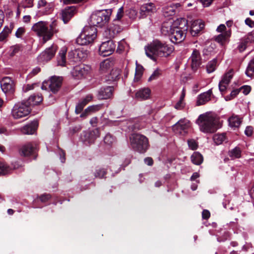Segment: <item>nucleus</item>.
<instances>
[{"label":"nucleus","mask_w":254,"mask_h":254,"mask_svg":"<svg viewBox=\"0 0 254 254\" xmlns=\"http://www.w3.org/2000/svg\"><path fill=\"white\" fill-rule=\"evenodd\" d=\"M115 47L116 45L113 40L103 42L99 47V54L103 57L109 56L113 53Z\"/></svg>","instance_id":"nucleus-10"},{"label":"nucleus","mask_w":254,"mask_h":254,"mask_svg":"<svg viewBox=\"0 0 254 254\" xmlns=\"http://www.w3.org/2000/svg\"><path fill=\"white\" fill-rule=\"evenodd\" d=\"M35 84H27L23 87V90L25 92H27L29 90H32L34 89Z\"/></svg>","instance_id":"nucleus-63"},{"label":"nucleus","mask_w":254,"mask_h":254,"mask_svg":"<svg viewBox=\"0 0 254 254\" xmlns=\"http://www.w3.org/2000/svg\"><path fill=\"white\" fill-rule=\"evenodd\" d=\"M143 71V67L140 64L136 63V69L134 80L136 81H138L141 77Z\"/></svg>","instance_id":"nucleus-38"},{"label":"nucleus","mask_w":254,"mask_h":254,"mask_svg":"<svg viewBox=\"0 0 254 254\" xmlns=\"http://www.w3.org/2000/svg\"><path fill=\"white\" fill-rule=\"evenodd\" d=\"M243 39L246 40L247 43L254 42V33H249L247 36L244 37Z\"/></svg>","instance_id":"nucleus-51"},{"label":"nucleus","mask_w":254,"mask_h":254,"mask_svg":"<svg viewBox=\"0 0 254 254\" xmlns=\"http://www.w3.org/2000/svg\"><path fill=\"white\" fill-rule=\"evenodd\" d=\"M42 100V96L39 94H37L31 96L26 102L30 107V106H35L39 104Z\"/></svg>","instance_id":"nucleus-32"},{"label":"nucleus","mask_w":254,"mask_h":254,"mask_svg":"<svg viewBox=\"0 0 254 254\" xmlns=\"http://www.w3.org/2000/svg\"><path fill=\"white\" fill-rule=\"evenodd\" d=\"M146 56L156 61L157 58H167L174 51L173 45L158 39H155L144 48Z\"/></svg>","instance_id":"nucleus-1"},{"label":"nucleus","mask_w":254,"mask_h":254,"mask_svg":"<svg viewBox=\"0 0 254 254\" xmlns=\"http://www.w3.org/2000/svg\"><path fill=\"white\" fill-rule=\"evenodd\" d=\"M102 106L101 105H92L88 107L85 110L84 113L81 114L80 117H83L85 114H88L90 113L95 112L99 111L101 108Z\"/></svg>","instance_id":"nucleus-37"},{"label":"nucleus","mask_w":254,"mask_h":254,"mask_svg":"<svg viewBox=\"0 0 254 254\" xmlns=\"http://www.w3.org/2000/svg\"><path fill=\"white\" fill-rule=\"evenodd\" d=\"M226 26L224 24H220L216 29V31L219 33H224L227 31Z\"/></svg>","instance_id":"nucleus-60"},{"label":"nucleus","mask_w":254,"mask_h":254,"mask_svg":"<svg viewBox=\"0 0 254 254\" xmlns=\"http://www.w3.org/2000/svg\"><path fill=\"white\" fill-rule=\"evenodd\" d=\"M20 47L18 46L11 47L9 52L10 56H14L16 54L18 53Z\"/></svg>","instance_id":"nucleus-49"},{"label":"nucleus","mask_w":254,"mask_h":254,"mask_svg":"<svg viewBox=\"0 0 254 254\" xmlns=\"http://www.w3.org/2000/svg\"><path fill=\"white\" fill-rule=\"evenodd\" d=\"M228 122L231 127H238L242 123V118L237 115H233L229 118Z\"/></svg>","instance_id":"nucleus-31"},{"label":"nucleus","mask_w":254,"mask_h":254,"mask_svg":"<svg viewBox=\"0 0 254 254\" xmlns=\"http://www.w3.org/2000/svg\"><path fill=\"white\" fill-rule=\"evenodd\" d=\"M225 134L217 133L213 135V140L216 145H220L225 140Z\"/></svg>","instance_id":"nucleus-36"},{"label":"nucleus","mask_w":254,"mask_h":254,"mask_svg":"<svg viewBox=\"0 0 254 254\" xmlns=\"http://www.w3.org/2000/svg\"><path fill=\"white\" fill-rule=\"evenodd\" d=\"M190 158L192 163L196 165H200L203 161V156L198 152H193Z\"/></svg>","instance_id":"nucleus-33"},{"label":"nucleus","mask_w":254,"mask_h":254,"mask_svg":"<svg viewBox=\"0 0 254 254\" xmlns=\"http://www.w3.org/2000/svg\"><path fill=\"white\" fill-rule=\"evenodd\" d=\"M241 89L243 90V93L245 95H248L251 90V87L248 85H245L241 88Z\"/></svg>","instance_id":"nucleus-57"},{"label":"nucleus","mask_w":254,"mask_h":254,"mask_svg":"<svg viewBox=\"0 0 254 254\" xmlns=\"http://www.w3.org/2000/svg\"><path fill=\"white\" fill-rule=\"evenodd\" d=\"M231 30L230 29H229L228 30L225 31L224 33H222L218 36H217L215 38V40L218 43L223 44L225 42H226L228 38L231 36Z\"/></svg>","instance_id":"nucleus-30"},{"label":"nucleus","mask_w":254,"mask_h":254,"mask_svg":"<svg viewBox=\"0 0 254 254\" xmlns=\"http://www.w3.org/2000/svg\"><path fill=\"white\" fill-rule=\"evenodd\" d=\"M30 112V107L26 102H18L13 106L11 115L14 119H19L28 116Z\"/></svg>","instance_id":"nucleus-7"},{"label":"nucleus","mask_w":254,"mask_h":254,"mask_svg":"<svg viewBox=\"0 0 254 254\" xmlns=\"http://www.w3.org/2000/svg\"><path fill=\"white\" fill-rule=\"evenodd\" d=\"M124 14V7H123V6H121L118 10L116 18L114 19V22H120V20L123 17Z\"/></svg>","instance_id":"nucleus-43"},{"label":"nucleus","mask_w":254,"mask_h":254,"mask_svg":"<svg viewBox=\"0 0 254 254\" xmlns=\"http://www.w3.org/2000/svg\"><path fill=\"white\" fill-rule=\"evenodd\" d=\"M242 150L239 147H236L230 150L228 153L229 157L232 159L240 158L241 157Z\"/></svg>","instance_id":"nucleus-34"},{"label":"nucleus","mask_w":254,"mask_h":254,"mask_svg":"<svg viewBox=\"0 0 254 254\" xmlns=\"http://www.w3.org/2000/svg\"><path fill=\"white\" fill-rule=\"evenodd\" d=\"M114 64L113 61L110 59H107L100 64L99 71L101 73L108 72Z\"/></svg>","instance_id":"nucleus-24"},{"label":"nucleus","mask_w":254,"mask_h":254,"mask_svg":"<svg viewBox=\"0 0 254 254\" xmlns=\"http://www.w3.org/2000/svg\"><path fill=\"white\" fill-rule=\"evenodd\" d=\"M112 9H103L95 11L90 19V27H102L108 22L112 13Z\"/></svg>","instance_id":"nucleus-3"},{"label":"nucleus","mask_w":254,"mask_h":254,"mask_svg":"<svg viewBox=\"0 0 254 254\" xmlns=\"http://www.w3.org/2000/svg\"><path fill=\"white\" fill-rule=\"evenodd\" d=\"M248 43L246 40H244L243 38L240 40V41L238 43L237 48L240 52H243L247 47Z\"/></svg>","instance_id":"nucleus-45"},{"label":"nucleus","mask_w":254,"mask_h":254,"mask_svg":"<svg viewBox=\"0 0 254 254\" xmlns=\"http://www.w3.org/2000/svg\"><path fill=\"white\" fill-rule=\"evenodd\" d=\"M120 22H114L110 27V30L112 31L114 34H117L121 31L122 28L119 23Z\"/></svg>","instance_id":"nucleus-42"},{"label":"nucleus","mask_w":254,"mask_h":254,"mask_svg":"<svg viewBox=\"0 0 254 254\" xmlns=\"http://www.w3.org/2000/svg\"><path fill=\"white\" fill-rule=\"evenodd\" d=\"M121 74L120 70L117 68L113 69L110 72V80L115 81L119 78Z\"/></svg>","instance_id":"nucleus-41"},{"label":"nucleus","mask_w":254,"mask_h":254,"mask_svg":"<svg viewBox=\"0 0 254 254\" xmlns=\"http://www.w3.org/2000/svg\"><path fill=\"white\" fill-rule=\"evenodd\" d=\"M75 8L73 7H68L65 8L62 12V18L64 23H67L73 16Z\"/></svg>","instance_id":"nucleus-28"},{"label":"nucleus","mask_w":254,"mask_h":254,"mask_svg":"<svg viewBox=\"0 0 254 254\" xmlns=\"http://www.w3.org/2000/svg\"><path fill=\"white\" fill-rule=\"evenodd\" d=\"M0 87L5 94H11L15 91V84L13 80L9 77H3L0 81Z\"/></svg>","instance_id":"nucleus-11"},{"label":"nucleus","mask_w":254,"mask_h":254,"mask_svg":"<svg viewBox=\"0 0 254 254\" xmlns=\"http://www.w3.org/2000/svg\"><path fill=\"white\" fill-rule=\"evenodd\" d=\"M58 47L55 44H53L50 47L45 49L38 57L39 62H47L51 60L55 56Z\"/></svg>","instance_id":"nucleus-9"},{"label":"nucleus","mask_w":254,"mask_h":254,"mask_svg":"<svg viewBox=\"0 0 254 254\" xmlns=\"http://www.w3.org/2000/svg\"><path fill=\"white\" fill-rule=\"evenodd\" d=\"M161 74V71L159 68L155 69L151 76L148 78V81H150L153 80L157 79Z\"/></svg>","instance_id":"nucleus-46"},{"label":"nucleus","mask_w":254,"mask_h":254,"mask_svg":"<svg viewBox=\"0 0 254 254\" xmlns=\"http://www.w3.org/2000/svg\"><path fill=\"white\" fill-rule=\"evenodd\" d=\"M212 94V89L204 92L199 95L197 98V105H202L205 104L210 100V97Z\"/></svg>","instance_id":"nucleus-27"},{"label":"nucleus","mask_w":254,"mask_h":254,"mask_svg":"<svg viewBox=\"0 0 254 254\" xmlns=\"http://www.w3.org/2000/svg\"><path fill=\"white\" fill-rule=\"evenodd\" d=\"M32 30L36 35L42 38V43L45 44L51 40L53 35L58 32L56 23L53 22L49 24L47 22L40 21L33 25Z\"/></svg>","instance_id":"nucleus-2"},{"label":"nucleus","mask_w":254,"mask_h":254,"mask_svg":"<svg viewBox=\"0 0 254 254\" xmlns=\"http://www.w3.org/2000/svg\"><path fill=\"white\" fill-rule=\"evenodd\" d=\"M188 143L189 147L192 150H195L197 148V144L196 141L193 139H190L188 141Z\"/></svg>","instance_id":"nucleus-50"},{"label":"nucleus","mask_w":254,"mask_h":254,"mask_svg":"<svg viewBox=\"0 0 254 254\" xmlns=\"http://www.w3.org/2000/svg\"><path fill=\"white\" fill-rule=\"evenodd\" d=\"M40 71V68L38 67H36L33 69L31 72L28 74V76L31 77L32 76L37 74Z\"/></svg>","instance_id":"nucleus-58"},{"label":"nucleus","mask_w":254,"mask_h":254,"mask_svg":"<svg viewBox=\"0 0 254 254\" xmlns=\"http://www.w3.org/2000/svg\"><path fill=\"white\" fill-rule=\"evenodd\" d=\"M34 0H23L24 8H30L33 6Z\"/></svg>","instance_id":"nucleus-52"},{"label":"nucleus","mask_w":254,"mask_h":254,"mask_svg":"<svg viewBox=\"0 0 254 254\" xmlns=\"http://www.w3.org/2000/svg\"><path fill=\"white\" fill-rule=\"evenodd\" d=\"M150 95L151 90L149 88H142L136 91L135 98L138 100H145L149 99Z\"/></svg>","instance_id":"nucleus-22"},{"label":"nucleus","mask_w":254,"mask_h":254,"mask_svg":"<svg viewBox=\"0 0 254 254\" xmlns=\"http://www.w3.org/2000/svg\"><path fill=\"white\" fill-rule=\"evenodd\" d=\"M185 107V104L183 101L179 100V101L175 105V108L177 110H182Z\"/></svg>","instance_id":"nucleus-56"},{"label":"nucleus","mask_w":254,"mask_h":254,"mask_svg":"<svg viewBox=\"0 0 254 254\" xmlns=\"http://www.w3.org/2000/svg\"><path fill=\"white\" fill-rule=\"evenodd\" d=\"M246 74L250 77H252L254 75V58L249 63L246 70Z\"/></svg>","instance_id":"nucleus-35"},{"label":"nucleus","mask_w":254,"mask_h":254,"mask_svg":"<svg viewBox=\"0 0 254 254\" xmlns=\"http://www.w3.org/2000/svg\"><path fill=\"white\" fill-rule=\"evenodd\" d=\"M210 214L208 210H203L202 212V217L203 219H207L210 217Z\"/></svg>","instance_id":"nucleus-59"},{"label":"nucleus","mask_w":254,"mask_h":254,"mask_svg":"<svg viewBox=\"0 0 254 254\" xmlns=\"http://www.w3.org/2000/svg\"><path fill=\"white\" fill-rule=\"evenodd\" d=\"M245 22L246 25L249 26L251 28L254 27V21L252 20L250 18H247L246 19Z\"/></svg>","instance_id":"nucleus-61"},{"label":"nucleus","mask_w":254,"mask_h":254,"mask_svg":"<svg viewBox=\"0 0 254 254\" xmlns=\"http://www.w3.org/2000/svg\"><path fill=\"white\" fill-rule=\"evenodd\" d=\"M36 145L32 143H28L23 145L20 149L19 153L21 156H28L35 152Z\"/></svg>","instance_id":"nucleus-17"},{"label":"nucleus","mask_w":254,"mask_h":254,"mask_svg":"<svg viewBox=\"0 0 254 254\" xmlns=\"http://www.w3.org/2000/svg\"><path fill=\"white\" fill-rule=\"evenodd\" d=\"M176 23L173 24L172 20L163 22L161 29V33L170 37L174 30V27L176 26Z\"/></svg>","instance_id":"nucleus-21"},{"label":"nucleus","mask_w":254,"mask_h":254,"mask_svg":"<svg viewBox=\"0 0 254 254\" xmlns=\"http://www.w3.org/2000/svg\"><path fill=\"white\" fill-rule=\"evenodd\" d=\"M204 27V23L201 20L197 19L193 21L190 28V33L192 36H196Z\"/></svg>","instance_id":"nucleus-18"},{"label":"nucleus","mask_w":254,"mask_h":254,"mask_svg":"<svg viewBox=\"0 0 254 254\" xmlns=\"http://www.w3.org/2000/svg\"><path fill=\"white\" fill-rule=\"evenodd\" d=\"M233 69H230L224 75L222 79L219 84V88L221 92L226 90L227 86L229 84L233 77Z\"/></svg>","instance_id":"nucleus-14"},{"label":"nucleus","mask_w":254,"mask_h":254,"mask_svg":"<svg viewBox=\"0 0 254 254\" xmlns=\"http://www.w3.org/2000/svg\"><path fill=\"white\" fill-rule=\"evenodd\" d=\"M114 91L113 86L101 88L98 91V97L101 99H107L112 97Z\"/></svg>","instance_id":"nucleus-20"},{"label":"nucleus","mask_w":254,"mask_h":254,"mask_svg":"<svg viewBox=\"0 0 254 254\" xmlns=\"http://www.w3.org/2000/svg\"><path fill=\"white\" fill-rule=\"evenodd\" d=\"M8 33L6 31H3L0 33V41L4 40L7 37Z\"/></svg>","instance_id":"nucleus-62"},{"label":"nucleus","mask_w":254,"mask_h":254,"mask_svg":"<svg viewBox=\"0 0 254 254\" xmlns=\"http://www.w3.org/2000/svg\"><path fill=\"white\" fill-rule=\"evenodd\" d=\"M91 95H87L85 97L81 99L76 106L75 112L77 114H79L83 110L84 107L92 99Z\"/></svg>","instance_id":"nucleus-26"},{"label":"nucleus","mask_w":254,"mask_h":254,"mask_svg":"<svg viewBox=\"0 0 254 254\" xmlns=\"http://www.w3.org/2000/svg\"><path fill=\"white\" fill-rule=\"evenodd\" d=\"M175 8L171 4L166 6L163 9V13L165 16H172L175 14Z\"/></svg>","instance_id":"nucleus-39"},{"label":"nucleus","mask_w":254,"mask_h":254,"mask_svg":"<svg viewBox=\"0 0 254 254\" xmlns=\"http://www.w3.org/2000/svg\"><path fill=\"white\" fill-rule=\"evenodd\" d=\"M106 174V171L104 169H100L96 170L95 173V176L96 178L98 177L99 178H103L104 177Z\"/></svg>","instance_id":"nucleus-47"},{"label":"nucleus","mask_w":254,"mask_h":254,"mask_svg":"<svg viewBox=\"0 0 254 254\" xmlns=\"http://www.w3.org/2000/svg\"><path fill=\"white\" fill-rule=\"evenodd\" d=\"M62 82V78L60 77L53 76L51 78L49 86L51 91L55 93L60 88Z\"/></svg>","instance_id":"nucleus-19"},{"label":"nucleus","mask_w":254,"mask_h":254,"mask_svg":"<svg viewBox=\"0 0 254 254\" xmlns=\"http://www.w3.org/2000/svg\"><path fill=\"white\" fill-rule=\"evenodd\" d=\"M186 33L180 27H174V30L170 36L171 41L174 44L183 42L186 38Z\"/></svg>","instance_id":"nucleus-12"},{"label":"nucleus","mask_w":254,"mask_h":254,"mask_svg":"<svg viewBox=\"0 0 254 254\" xmlns=\"http://www.w3.org/2000/svg\"><path fill=\"white\" fill-rule=\"evenodd\" d=\"M51 197L50 194H43L40 197V199L42 202H45L49 200Z\"/></svg>","instance_id":"nucleus-55"},{"label":"nucleus","mask_w":254,"mask_h":254,"mask_svg":"<svg viewBox=\"0 0 254 254\" xmlns=\"http://www.w3.org/2000/svg\"><path fill=\"white\" fill-rule=\"evenodd\" d=\"M253 127L252 126H248L247 127L245 130V133L247 136H251L253 133Z\"/></svg>","instance_id":"nucleus-54"},{"label":"nucleus","mask_w":254,"mask_h":254,"mask_svg":"<svg viewBox=\"0 0 254 254\" xmlns=\"http://www.w3.org/2000/svg\"><path fill=\"white\" fill-rule=\"evenodd\" d=\"M191 61V67L193 71L196 70L201 64V58L199 52L196 50H193L191 57L190 58Z\"/></svg>","instance_id":"nucleus-16"},{"label":"nucleus","mask_w":254,"mask_h":254,"mask_svg":"<svg viewBox=\"0 0 254 254\" xmlns=\"http://www.w3.org/2000/svg\"><path fill=\"white\" fill-rule=\"evenodd\" d=\"M104 142L107 145H112L115 141V138L110 133L107 134L104 137Z\"/></svg>","instance_id":"nucleus-44"},{"label":"nucleus","mask_w":254,"mask_h":254,"mask_svg":"<svg viewBox=\"0 0 254 254\" xmlns=\"http://www.w3.org/2000/svg\"><path fill=\"white\" fill-rule=\"evenodd\" d=\"M97 29L94 27L85 26L76 39V43L80 45H87L93 43L96 37Z\"/></svg>","instance_id":"nucleus-6"},{"label":"nucleus","mask_w":254,"mask_h":254,"mask_svg":"<svg viewBox=\"0 0 254 254\" xmlns=\"http://www.w3.org/2000/svg\"><path fill=\"white\" fill-rule=\"evenodd\" d=\"M12 164V167L7 166L6 164L0 162V175H4L10 173L12 170L19 168V165L16 163Z\"/></svg>","instance_id":"nucleus-25"},{"label":"nucleus","mask_w":254,"mask_h":254,"mask_svg":"<svg viewBox=\"0 0 254 254\" xmlns=\"http://www.w3.org/2000/svg\"><path fill=\"white\" fill-rule=\"evenodd\" d=\"M25 32V30L23 27H19L15 32V36L17 38H21Z\"/></svg>","instance_id":"nucleus-53"},{"label":"nucleus","mask_w":254,"mask_h":254,"mask_svg":"<svg viewBox=\"0 0 254 254\" xmlns=\"http://www.w3.org/2000/svg\"><path fill=\"white\" fill-rule=\"evenodd\" d=\"M200 130L205 133H211L217 129L215 119L208 114L200 115L196 121Z\"/></svg>","instance_id":"nucleus-4"},{"label":"nucleus","mask_w":254,"mask_h":254,"mask_svg":"<svg viewBox=\"0 0 254 254\" xmlns=\"http://www.w3.org/2000/svg\"><path fill=\"white\" fill-rule=\"evenodd\" d=\"M130 143L132 148L139 153H144L149 147L148 138L144 135L133 133L130 136Z\"/></svg>","instance_id":"nucleus-5"},{"label":"nucleus","mask_w":254,"mask_h":254,"mask_svg":"<svg viewBox=\"0 0 254 254\" xmlns=\"http://www.w3.org/2000/svg\"><path fill=\"white\" fill-rule=\"evenodd\" d=\"M240 89H234L231 92L229 96H227L225 97L226 100H230L232 99L235 98L240 92Z\"/></svg>","instance_id":"nucleus-48"},{"label":"nucleus","mask_w":254,"mask_h":254,"mask_svg":"<svg viewBox=\"0 0 254 254\" xmlns=\"http://www.w3.org/2000/svg\"><path fill=\"white\" fill-rule=\"evenodd\" d=\"M190 126V122L185 119L179 120L173 127V129L177 133L182 134L183 131L186 132V130Z\"/></svg>","instance_id":"nucleus-13"},{"label":"nucleus","mask_w":254,"mask_h":254,"mask_svg":"<svg viewBox=\"0 0 254 254\" xmlns=\"http://www.w3.org/2000/svg\"><path fill=\"white\" fill-rule=\"evenodd\" d=\"M67 48L65 47H62L57 57V64L58 65L65 66L66 65V54Z\"/></svg>","instance_id":"nucleus-29"},{"label":"nucleus","mask_w":254,"mask_h":254,"mask_svg":"<svg viewBox=\"0 0 254 254\" xmlns=\"http://www.w3.org/2000/svg\"><path fill=\"white\" fill-rule=\"evenodd\" d=\"M144 161L145 163L148 166H152L153 164V160L151 157H146Z\"/></svg>","instance_id":"nucleus-64"},{"label":"nucleus","mask_w":254,"mask_h":254,"mask_svg":"<svg viewBox=\"0 0 254 254\" xmlns=\"http://www.w3.org/2000/svg\"><path fill=\"white\" fill-rule=\"evenodd\" d=\"M156 11V6L153 3L150 2L143 4L140 8V14L143 18L147 15L154 12Z\"/></svg>","instance_id":"nucleus-15"},{"label":"nucleus","mask_w":254,"mask_h":254,"mask_svg":"<svg viewBox=\"0 0 254 254\" xmlns=\"http://www.w3.org/2000/svg\"><path fill=\"white\" fill-rule=\"evenodd\" d=\"M38 127V122L33 121L27 124L21 128L22 133L25 134H32L35 132Z\"/></svg>","instance_id":"nucleus-23"},{"label":"nucleus","mask_w":254,"mask_h":254,"mask_svg":"<svg viewBox=\"0 0 254 254\" xmlns=\"http://www.w3.org/2000/svg\"><path fill=\"white\" fill-rule=\"evenodd\" d=\"M91 71L90 66L85 64H79L75 66L71 71L72 76L76 79L86 77Z\"/></svg>","instance_id":"nucleus-8"},{"label":"nucleus","mask_w":254,"mask_h":254,"mask_svg":"<svg viewBox=\"0 0 254 254\" xmlns=\"http://www.w3.org/2000/svg\"><path fill=\"white\" fill-rule=\"evenodd\" d=\"M217 64V60L213 59L209 62L206 65V70L208 73L213 72L216 69Z\"/></svg>","instance_id":"nucleus-40"}]
</instances>
